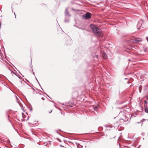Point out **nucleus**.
<instances>
[{
	"label": "nucleus",
	"instance_id": "1",
	"mask_svg": "<svg viewBox=\"0 0 148 148\" xmlns=\"http://www.w3.org/2000/svg\"><path fill=\"white\" fill-rule=\"evenodd\" d=\"M90 27L94 33L97 34L98 36L100 37L103 36V34L102 31L96 26L91 24L90 25Z\"/></svg>",
	"mask_w": 148,
	"mask_h": 148
},
{
	"label": "nucleus",
	"instance_id": "2",
	"mask_svg": "<svg viewBox=\"0 0 148 148\" xmlns=\"http://www.w3.org/2000/svg\"><path fill=\"white\" fill-rule=\"evenodd\" d=\"M91 16V14L89 12H87L86 14L82 15L83 18L86 20L89 19Z\"/></svg>",
	"mask_w": 148,
	"mask_h": 148
},
{
	"label": "nucleus",
	"instance_id": "3",
	"mask_svg": "<svg viewBox=\"0 0 148 148\" xmlns=\"http://www.w3.org/2000/svg\"><path fill=\"white\" fill-rule=\"evenodd\" d=\"M144 23V21L143 20H141L139 21L137 24V27L138 29H139L140 27L143 28V27L142 26V25Z\"/></svg>",
	"mask_w": 148,
	"mask_h": 148
},
{
	"label": "nucleus",
	"instance_id": "4",
	"mask_svg": "<svg viewBox=\"0 0 148 148\" xmlns=\"http://www.w3.org/2000/svg\"><path fill=\"white\" fill-rule=\"evenodd\" d=\"M65 16L66 18L70 17L71 16V15L70 14L69 12L68 11L67 8H66L65 10Z\"/></svg>",
	"mask_w": 148,
	"mask_h": 148
},
{
	"label": "nucleus",
	"instance_id": "5",
	"mask_svg": "<svg viewBox=\"0 0 148 148\" xmlns=\"http://www.w3.org/2000/svg\"><path fill=\"white\" fill-rule=\"evenodd\" d=\"M74 103L72 102H69L67 104V106H69L70 107H72V105H73Z\"/></svg>",
	"mask_w": 148,
	"mask_h": 148
},
{
	"label": "nucleus",
	"instance_id": "6",
	"mask_svg": "<svg viewBox=\"0 0 148 148\" xmlns=\"http://www.w3.org/2000/svg\"><path fill=\"white\" fill-rule=\"evenodd\" d=\"M135 42H140L142 40L141 38H136L135 39Z\"/></svg>",
	"mask_w": 148,
	"mask_h": 148
},
{
	"label": "nucleus",
	"instance_id": "7",
	"mask_svg": "<svg viewBox=\"0 0 148 148\" xmlns=\"http://www.w3.org/2000/svg\"><path fill=\"white\" fill-rule=\"evenodd\" d=\"M72 44L71 41L70 39H69V40H68L66 42V45H71Z\"/></svg>",
	"mask_w": 148,
	"mask_h": 148
},
{
	"label": "nucleus",
	"instance_id": "8",
	"mask_svg": "<svg viewBox=\"0 0 148 148\" xmlns=\"http://www.w3.org/2000/svg\"><path fill=\"white\" fill-rule=\"evenodd\" d=\"M102 56L103 58L105 59H106V58H107V55L104 52L102 53Z\"/></svg>",
	"mask_w": 148,
	"mask_h": 148
},
{
	"label": "nucleus",
	"instance_id": "9",
	"mask_svg": "<svg viewBox=\"0 0 148 148\" xmlns=\"http://www.w3.org/2000/svg\"><path fill=\"white\" fill-rule=\"evenodd\" d=\"M69 21V17L66 18L65 17V19L64 20V21L65 22H68Z\"/></svg>",
	"mask_w": 148,
	"mask_h": 148
},
{
	"label": "nucleus",
	"instance_id": "10",
	"mask_svg": "<svg viewBox=\"0 0 148 148\" xmlns=\"http://www.w3.org/2000/svg\"><path fill=\"white\" fill-rule=\"evenodd\" d=\"M93 57L94 58H96L98 59L99 57V55H96L93 56Z\"/></svg>",
	"mask_w": 148,
	"mask_h": 148
},
{
	"label": "nucleus",
	"instance_id": "11",
	"mask_svg": "<svg viewBox=\"0 0 148 148\" xmlns=\"http://www.w3.org/2000/svg\"><path fill=\"white\" fill-rule=\"evenodd\" d=\"M11 73H13L16 76L18 77L19 78H20L15 73H14L11 70Z\"/></svg>",
	"mask_w": 148,
	"mask_h": 148
},
{
	"label": "nucleus",
	"instance_id": "12",
	"mask_svg": "<svg viewBox=\"0 0 148 148\" xmlns=\"http://www.w3.org/2000/svg\"><path fill=\"white\" fill-rule=\"evenodd\" d=\"M105 126L106 127H109L110 128H111L112 127V126H111L110 125H105Z\"/></svg>",
	"mask_w": 148,
	"mask_h": 148
},
{
	"label": "nucleus",
	"instance_id": "13",
	"mask_svg": "<svg viewBox=\"0 0 148 148\" xmlns=\"http://www.w3.org/2000/svg\"><path fill=\"white\" fill-rule=\"evenodd\" d=\"M145 112L146 113H148V108H145Z\"/></svg>",
	"mask_w": 148,
	"mask_h": 148
},
{
	"label": "nucleus",
	"instance_id": "14",
	"mask_svg": "<svg viewBox=\"0 0 148 148\" xmlns=\"http://www.w3.org/2000/svg\"><path fill=\"white\" fill-rule=\"evenodd\" d=\"M135 39H131V40H130V42H135Z\"/></svg>",
	"mask_w": 148,
	"mask_h": 148
},
{
	"label": "nucleus",
	"instance_id": "15",
	"mask_svg": "<svg viewBox=\"0 0 148 148\" xmlns=\"http://www.w3.org/2000/svg\"><path fill=\"white\" fill-rule=\"evenodd\" d=\"M77 27L78 28V29H81L82 30H83L84 29L82 28V27Z\"/></svg>",
	"mask_w": 148,
	"mask_h": 148
},
{
	"label": "nucleus",
	"instance_id": "16",
	"mask_svg": "<svg viewBox=\"0 0 148 148\" xmlns=\"http://www.w3.org/2000/svg\"><path fill=\"white\" fill-rule=\"evenodd\" d=\"M145 120V119H142L141 121V123L144 121Z\"/></svg>",
	"mask_w": 148,
	"mask_h": 148
},
{
	"label": "nucleus",
	"instance_id": "17",
	"mask_svg": "<svg viewBox=\"0 0 148 148\" xmlns=\"http://www.w3.org/2000/svg\"><path fill=\"white\" fill-rule=\"evenodd\" d=\"M147 101H146L145 100V103H144L145 106V105L146 104H147Z\"/></svg>",
	"mask_w": 148,
	"mask_h": 148
},
{
	"label": "nucleus",
	"instance_id": "18",
	"mask_svg": "<svg viewBox=\"0 0 148 148\" xmlns=\"http://www.w3.org/2000/svg\"><path fill=\"white\" fill-rule=\"evenodd\" d=\"M139 92L140 93L141 92V89H140V86L139 87Z\"/></svg>",
	"mask_w": 148,
	"mask_h": 148
},
{
	"label": "nucleus",
	"instance_id": "19",
	"mask_svg": "<svg viewBox=\"0 0 148 148\" xmlns=\"http://www.w3.org/2000/svg\"><path fill=\"white\" fill-rule=\"evenodd\" d=\"M132 60L131 61L132 62H134V59H131Z\"/></svg>",
	"mask_w": 148,
	"mask_h": 148
},
{
	"label": "nucleus",
	"instance_id": "20",
	"mask_svg": "<svg viewBox=\"0 0 148 148\" xmlns=\"http://www.w3.org/2000/svg\"><path fill=\"white\" fill-rule=\"evenodd\" d=\"M38 83L39 85H40V86L41 87V89H42V90H43V89L42 88L39 82V83Z\"/></svg>",
	"mask_w": 148,
	"mask_h": 148
},
{
	"label": "nucleus",
	"instance_id": "21",
	"mask_svg": "<svg viewBox=\"0 0 148 148\" xmlns=\"http://www.w3.org/2000/svg\"><path fill=\"white\" fill-rule=\"evenodd\" d=\"M66 104H64V103H62V104L63 105H66V106H67V103H66Z\"/></svg>",
	"mask_w": 148,
	"mask_h": 148
},
{
	"label": "nucleus",
	"instance_id": "22",
	"mask_svg": "<svg viewBox=\"0 0 148 148\" xmlns=\"http://www.w3.org/2000/svg\"><path fill=\"white\" fill-rule=\"evenodd\" d=\"M35 79H36V80H37V81L38 82V83H39V81H38V80L37 79V78H36V77L35 76Z\"/></svg>",
	"mask_w": 148,
	"mask_h": 148
},
{
	"label": "nucleus",
	"instance_id": "23",
	"mask_svg": "<svg viewBox=\"0 0 148 148\" xmlns=\"http://www.w3.org/2000/svg\"><path fill=\"white\" fill-rule=\"evenodd\" d=\"M41 99L43 100H45V98L44 97H42Z\"/></svg>",
	"mask_w": 148,
	"mask_h": 148
},
{
	"label": "nucleus",
	"instance_id": "24",
	"mask_svg": "<svg viewBox=\"0 0 148 148\" xmlns=\"http://www.w3.org/2000/svg\"><path fill=\"white\" fill-rule=\"evenodd\" d=\"M131 60H132L131 59H129L128 60V61H131Z\"/></svg>",
	"mask_w": 148,
	"mask_h": 148
},
{
	"label": "nucleus",
	"instance_id": "25",
	"mask_svg": "<svg viewBox=\"0 0 148 148\" xmlns=\"http://www.w3.org/2000/svg\"><path fill=\"white\" fill-rule=\"evenodd\" d=\"M141 123V121H140V122H137V123Z\"/></svg>",
	"mask_w": 148,
	"mask_h": 148
},
{
	"label": "nucleus",
	"instance_id": "26",
	"mask_svg": "<svg viewBox=\"0 0 148 148\" xmlns=\"http://www.w3.org/2000/svg\"><path fill=\"white\" fill-rule=\"evenodd\" d=\"M45 94L47 95L48 97H49V96L46 94V93H45Z\"/></svg>",
	"mask_w": 148,
	"mask_h": 148
},
{
	"label": "nucleus",
	"instance_id": "27",
	"mask_svg": "<svg viewBox=\"0 0 148 148\" xmlns=\"http://www.w3.org/2000/svg\"><path fill=\"white\" fill-rule=\"evenodd\" d=\"M127 83L128 84H130V82H127Z\"/></svg>",
	"mask_w": 148,
	"mask_h": 148
},
{
	"label": "nucleus",
	"instance_id": "28",
	"mask_svg": "<svg viewBox=\"0 0 148 148\" xmlns=\"http://www.w3.org/2000/svg\"><path fill=\"white\" fill-rule=\"evenodd\" d=\"M60 146L62 147H64V146H62L61 145H60Z\"/></svg>",
	"mask_w": 148,
	"mask_h": 148
},
{
	"label": "nucleus",
	"instance_id": "29",
	"mask_svg": "<svg viewBox=\"0 0 148 148\" xmlns=\"http://www.w3.org/2000/svg\"><path fill=\"white\" fill-rule=\"evenodd\" d=\"M132 48H134L135 49H136V48L134 47H132Z\"/></svg>",
	"mask_w": 148,
	"mask_h": 148
},
{
	"label": "nucleus",
	"instance_id": "30",
	"mask_svg": "<svg viewBox=\"0 0 148 148\" xmlns=\"http://www.w3.org/2000/svg\"><path fill=\"white\" fill-rule=\"evenodd\" d=\"M33 74L34 75H35V74H34V73L33 72Z\"/></svg>",
	"mask_w": 148,
	"mask_h": 148
},
{
	"label": "nucleus",
	"instance_id": "31",
	"mask_svg": "<svg viewBox=\"0 0 148 148\" xmlns=\"http://www.w3.org/2000/svg\"><path fill=\"white\" fill-rule=\"evenodd\" d=\"M128 79L127 78H125V79Z\"/></svg>",
	"mask_w": 148,
	"mask_h": 148
},
{
	"label": "nucleus",
	"instance_id": "32",
	"mask_svg": "<svg viewBox=\"0 0 148 148\" xmlns=\"http://www.w3.org/2000/svg\"><path fill=\"white\" fill-rule=\"evenodd\" d=\"M147 99L148 100V96H147Z\"/></svg>",
	"mask_w": 148,
	"mask_h": 148
},
{
	"label": "nucleus",
	"instance_id": "33",
	"mask_svg": "<svg viewBox=\"0 0 148 148\" xmlns=\"http://www.w3.org/2000/svg\"><path fill=\"white\" fill-rule=\"evenodd\" d=\"M16 99H17V97H16Z\"/></svg>",
	"mask_w": 148,
	"mask_h": 148
},
{
	"label": "nucleus",
	"instance_id": "34",
	"mask_svg": "<svg viewBox=\"0 0 148 148\" xmlns=\"http://www.w3.org/2000/svg\"><path fill=\"white\" fill-rule=\"evenodd\" d=\"M52 111H51L49 113H51V112H52Z\"/></svg>",
	"mask_w": 148,
	"mask_h": 148
},
{
	"label": "nucleus",
	"instance_id": "35",
	"mask_svg": "<svg viewBox=\"0 0 148 148\" xmlns=\"http://www.w3.org/2000/svg\"><path fill=\"white\" fill-rule=\"evenodd\" d=\"M14 14L15 15V12H14Z\"/></svg>",
	"mask_w": 148,
	"mask_h": 148
},
{
	"label": "nucleus",
	"instance_id": "36",
	"mask_svg": "<svg viewBox=\"0 0 148 148\" xmlns=\"http://www.w3.org/2000/svg\"><path fill=\"white\" fill-rule=\"evenodd\" d=\"M143 124V123H142L141 126H142Z\"/></svg>",
	"mask_w": 148,
	"mask_h": 148
},
{
	"label": "nucleus",
	"instance_id": "37",
	"mask_svg": "<svg viewBox=\"0 0 148 148\" xmlns=\"http://www.w3.org/2000/svg\"><path fill=\"white\" fill-rule=\"evenodd\" d=\"M31 68H32V67H31ZM32 70L33 69H32Z\"/></svg>",
	"mask_w": 148,
	"mask_h": 148
},
{
	"label": "nucleus",
	"instance_id": "38",
	"mask_svg": "<svg viewBox=\"0 0 148 148\" xmlns=\"http://www.w3.org/2000/svg\"><path fill=\"white\" fill-rule=\"evenodd\" d=\"M63 108L64 109V107H63Z\"/></svg>",
	"mask_w": 148,
	"mask_h": 148
},
{
	"label": "nucleus",
	"instance_id": "39",
	"mask_svg": "<svg viewBox=\"0 0 148 148\" xmlns=\"http://www.w3.org/2000/svg\"><path fill=\"white\" fill-rule=\"evenodd\" d=\"M46 145H45V146H46Z\"/></svg>",
	"mask_w": 148,
	"mask_h": 148
}]
</instances>
